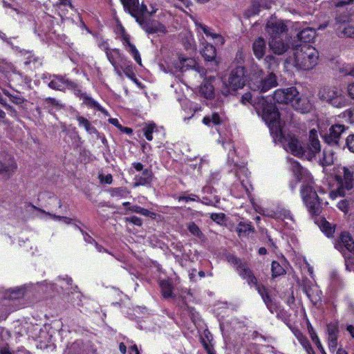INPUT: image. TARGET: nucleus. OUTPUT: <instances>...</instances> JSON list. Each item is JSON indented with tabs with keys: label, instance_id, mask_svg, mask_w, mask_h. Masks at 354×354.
<instances>
[{
	"label": "nucleus",
	"instance_id": "obj_49",
	"mask_svg": "<svg viewBox=\"0 0 354 354\" xmlns=\"http://www.w3.org/2000/svg\"><path fill=\"white\" fill-rule=\"evenodd\" d=\"M328 344L329 349L334 352L337 346V337H328Z\"/></svg>",
	"mask_w": 354,
	"mask_h": 354
},
{
	"label": "nucleus",
	"instance_id": "obj_58",
	"mask_svg": "<svg viewBox=\"0 0 354 354\" xmlns=\"http://www.w3.org/2000/svg\"><path fill=\"white\" fill-rule=\"evenodd\" d=\"M77 121L80 126L83 127L86 131H88V122L86 119L82 117H78Z\"/></svg>",
	"mask_w": 354,
	"mask_h": 354
},
{
	"label": "nucleus",
	"instance_id": "obj_54",
	"mask_svg": "<svg viewBox=\"0 0 354 354\" xmlns=\"http://www.w3.org/2000/svg\"><path fill=\"white\" fill-rule=\"evenodd\" d=\"M346 145L348 149L354 153V135H350L346 139Z\"/></svg>",
	"mask_w": 354,
	"mask_h": 354
},
{
	"label": "nucleus",
	"instance_id": "obj_5",
	"mask_svg": "<svg viewBox=\"0 0 354 354\" xmlns=\"http://www.w3.org/2000/svg\"><path fill=\"white\" fill-rule=\"evenodd\" d=\"M219 142H221V140H219ZM221 142L225 148H228L229 149L227 154V162L229 164H234L235 175L237 179L239 180V186L240 187L241 193L238 194L236 192L235 189H233V195L235 197L239 198L243 196L244 194H246L248 196H250L251 185L248 180L249 172L248 169L245 167L244 162L239 164L238 159L235 158L236 156L234 145L230 141L227 142L222 140Z\"/></svg>",
	"mask_w": 354,
	"mask_h": 354
},
{
	"label": "nucleus",
	"instance_id": "obj_18",
	"mask_svg": "<svg viewBox=\"0 0 354 354\" xmlns=\"http://www.w3.org/2000/svg\"><path fill=\"white\" fill-rule=\"evenodd\" d=\"M116 33L118 36L122 41L123 44L127 50L132 55L135 61L140 65H141L142 60L140 53L136 47L130 42V37L126 32L124 28L121 25H119L116 28Z\"/></svg>",
	"mask_w": 354,
	"mask_h": 354
},
{
	"label": "nucleus",
	"instance_id": "obj_11",
	"mask_svg": "<svg viewBox=\"0 0 354 354\" xmlns=\"http://www.w3.org/2000/svg\"><path fill=\"white\" fill-rule=\"evenodd\" d=\"M354 169L339 166L335 171V177L339 183V187L335 194V196H344L345 190H350L354 185Z\"/></svg>",
	"mask_w": 354,
	"mask_h": 354
},
{
	"label": "nucleus",
	"instance_id": "obj_56",
	"mask_svg": "<svg viewBox=\"0 0 354 354\" xmlns=\"http://www.w3.org/2000/svg\"><path fill=\"white\" fill-rule=\"evenodd\" d=\"M198 199V196L195 194H191L190 196H180L178 200L179 201H185V202H188V201H197Z\"/></svg>",
	"mask_w": 354,
	"mask_h": 354
},
{
	"label": "nucleus",
	"instance_id": "obj_52",
	"mask_svg": "<svg viewBox=\"0 0 354 354\" xmlns=\"http://www.w3.org/2000/svg\"><path fill=\"white\" fill-rule=\"evenodd\" d=\"M337 207L343 212L346 213L348 211V202L346 200H341L337 203Z\"/></svg>",
	"mask_w": 354,
	"mask_h": 354
},
{
	"label": "nucleus",
	"instance_id": "obj_62",
	"mask_svg": "<svg viewBox=\"0 0 354 354\" xmlns=\"http://www.w3.org/2000/svg\"><path fill=\"white\" fill-rule=\"evenodd\" d=\"M109 122L116 127L118 129H122V125L120 124L117 118H109Z\"/></svg>",
	"mask_w": 354,
	"mask_h": 354
},
{
	"label": "nucleus",
	"instance_id": "obj_30",
	"mask_svg": "<svg viewBox=\"0 0 354 354\" xmlns=\"http://www.w3.org/2000/svg\"><path fill=\"white\" fill-rule=\"evenodd\" d=\"M41 212L53 220L63 221V222L66 224H73L74 225L75 229L78 230L82 233V234L84 236V241L86 242L87 241V238H86L87 234L84 231V230L82 228V227L80 225L77 224L76 223H74L73 219L66 217V216H56L55 214H52L49 212H46L45 211H41Z\"/></svg>",
	"mask_w": 354,
	"mask_h": 354
},
{
	"label": "nucleus",
	"instance_id": "obj_6",
	"mask_svg": "<svg viewBox=\"0 0 354 354\" xmlns=\"http://www.w3.org/2000/svg\"><path fill=\"white\" fill-rule=\"evenodd\" d=\"M43 83L54 90L62 91L66 88L74 90V93L82 100V103L88 104V96L86 92H83L80 86L69 81L63 76L44 73L41 75Z\"/></svg>",
	"mask_w": 354,
	"mask_h": 354
},
{
	"label": "nucleus",
	"instance_id": "obj_47",
	"mask_svg": "<svg viewBox=\"0 0 354 354\" xmlns=\"http://www.w3.org/2000/svg\"><path fill=\"white\" fill-rule=\"evenodd\" d=\"M128 209L129 211H131L132 212L138 213V214H140L144 216H149L150 214V212L149 210L144 209L138 205L130 206V207H129Z\"/></svg>",
	"mask_w": 354,
	"mask_h": 354
},
{
	"label": "nucleus",
	"instance_id": "obj_3",
	"mask_svg": "<svg viewBox=\"0 0 354 354\" xmlns=\"http://www.w3.org/2000/svg\"><path fill=\"white\" fill-rule=\"evenodd\" d=\"M273 99L279 104H289L297 111L308 113L314 109V104L306 95H300L298 90L291 86L277 89Z\"/></svg>",
	"mask_w": 354,
	"mask_h": 354
},
{
	"label": "nucleus",
	"instance_id": "obj_21",
	"mask_svg": "<svg viewBox=\"0 0 354 354\" xmlns=\"http://www.w3.org/2000/svg\"><path fill=\"white\" fill-rule=\"evenodd\" d=\"M226 116L221 106L215 107L212 112L205 115L203 119V123L207 126H217L225 122Z\"/></svg>",
	"mask_w": 354,
	"mask_h": 354
},
{
	"label": "nucleus",
	"instance_id": "obj_23",
	"mask_svg": "<svg viewBox=\"0 0 354 354\" xmlns=\"http://www.w3.org/2000/svg\"><path fill=\"white\" fill-rule=\"evenodd\" d=\"M169 71L171 73H174L177 70L180 71H186L189 68H194L195 71H198L200 73V75L202 76L204 74L203 70L201 68L198 64L196 62V61L191 58H185L180 59L179 60V63L176 64L174 66L175 70L171 67L169 66Z\"/></svg>",
	"mask_w": 354,
	"mask_h": 354
},
{
	"label": "nucleus",
	"instance_id": "obj_50",
	"mask_svg": "<svg viewBox=\"0 0 354 354\" xmlns=\"http://www.w3.org/2000/svg\"><path fill=\"white\" fill-rule=\"evenodd\" d=\"M259 12V6L257 4H253L251 6V8L247 10V12H245V15L247 16V17H250L252 16L257 15Z\"/></svg>",
	"mask_w": 354,
	"mask_h": 354
},
{
	"label": "nucleus",
	"instance_id": "obj_20",
	"mask_svg": "<svg viewBox=\"0 0 354 354\" xmlns=\"http://www.w3.org/2000/svg\"><path fill=\"white\" fill-rule=\"evenodd\" d=\"M41 286L44 287V291L50 295L54 291L59 292L57 287L64 291H69L73 288L72 279L67 276L57 279L56 283H51L45 281L41 283Z\"/></svg>",
	"mask_w": 354,
	"mask_h": 354
},
{
	"label": "nucleus",
	"instance_id": "obj_45",
	"mask_svg": "<svg viewBox=\"0 0 354 354\" xmlns=\"http://www.w3.org/2000/svg\"><path fill=\"white\" fill-rule=\"evenodd\" d=\"M187 229L189 232L193 235L198 238H201L203 236V233L194 223H189L187 224Z\"/></svg>",
	"mask_w": 354,
	"mask_h": 354
},
{
	"label": "nucleus",
	"instance_id": "obj_55",
	"mask_svg": "<svg viewBox=\"0 0 354 354\" xmlns=\"http://www.w3.org/2000/svg\"><path fill=\"white\" fill-rule=\"evenodd\" d=\"M10 100L13 103H15L16 104H22L24 102V98L21 95H19L18 94H17V95H12L11 94V95L10 97Z\"/></svg>",
	"mask_w": 354,
	"mask_h": 354
},
{
	"label": "nucleus",
	"instance_id": "obj_24",
	"mask_svg": "<svg viewBox=\"0 0 354 354\" xmlns=\"http://www.w3.org/2000/svg\"><path fill=\"white\" fill-rule=\"evenodd\" d=\"M346 130L342 124H334L329 129L328 133L324 136L325 141L329 145H337L341 134Z\"/></svg>",
	"mask_w": 354,
	"mask_h": 354
},
{
	"label": "nucleus",
	"instance_id": "obj_37",
	"mask_svg": "<svg viewBox=\"0 0 354 354\" xmlns=\"http://www.w3.org/2000/svg\"><path fill=\"white\" fill-rule=\"evenodd\" d=\"M90 109H93V111L97 112V115L100 117L106 118L109 116L108 111L101 106L98 102L95 101L94 100L90 97Z\"/></svg>",
	"mask_w": 354,
	"mask_h": 354
},
{
	"label": "nucleus",
	"instance_id": "obj_59",
	"mask_svg": "<svg viewBox=\"0 0 354 354\" xmlns=\"http://www.w3.org/2000/svg\"><path fill=\"white\" fill-rule=\"evenodd\" d=\"M126 220L129 222L133 223L136 225L140 226L142 225V220L137 216H131L130 218H127Z\"/></svg>",
	"mask_w": 354,
	"mask_h": 354
},
{
	"label": "nucleus",
	"instance_id": "obj_44",
	"mask_svg": "<svg viewBox=\"0 0 354 354\" xmlns=\"http://www.w3.org/2000/svg\"><path fill=\"white\" fill-rule=\"evenodd\" d=\"M272 272L273 277L280 276L286 272L285 269L277 261L272 263Z\"/></svg>",
	"mask_w": 354,
	"mask_h": 354
},
{
	"label": "nucleus",
	"instance_id": "obj_41",
	"mask_svg": "<svg viewBox=\"0 0 354 354\" xmlns=\"http://www.w3.org/2000/svg\"><path fill=\"white\" fill-rule=\"evenodd\" d=\"M254 230L253 227L249 223L241 222L238 225L237 232L240 236L247 235Z\"/></svg>",
	"mask_w": 354,
	"mask_h": 354
},
{
	"label": "nucleus",
	"instance_id": "obj_17",
	"mask_svg": "<svg viewBox=\"0 0 354 354\" xmlns=\"http://www.w3.org/2000/svg\"><path fill=\"white\" fill-rule=\"evenodd\" d=\"M335 247L344 254L346 263H348L351 254L346 256L345 250L354 255V241L350 234L347 232H342L339 239L335 243Z\"/></svg>",
	"mask_w": 354,
	"mask_h": 354
},
{
	"label": "nucleus",
	"instance_id": "obj_2",
	"mask_svg": "<svg viewBox=\"0 0 354 354\" xmlns=\"http://www.w3.org/2000/svg\"><path fill=\"white\" fill-rule=\"evenodd\" d=\"M287 161L294 176L299 181H301L304 183L301 189V195L308 211L312 214H319V201L317 192L313 186V181L310 173L308 170L301 167L297 161L289 158H288Z\"/></svg>",
	"mask_w": 354,
	"mask_h": 354
},
{
	"label": "nucleus",
	"instance_id": "obj_28",
	"mask_svg": "<svg viewBox=\"0 0 354 354\" xmlns=\"http://www.w3.org/2000/svg\"><path fill=\"white\" fill-rule=\"evenodd\" d=\"M252 50L257 59L263 57L266 50V44L265 39L262 37H259L254 40L252 44Z\"/></svg>",
	"mask_w": 354,
	"mask_h": 354
},
{
	"label": "nucleus",
	"instance_id": "obj_15",
	"mask_svg": "<svg viewBox=\"0 0 354 354\" xmlns=\"http://www.w3.org/2000/svg\"><path fill=\"white\" fill-rule=\"evenodd\" d=\"M277 81L276 75L270 73L268 75L259 80H252L249 83L250 88L254 91L266 92L270 88L277 86Z\"/></svg>",
	"mask_w": 354,
	"mask_h": 354
},
{
	"label": "nucleus",
	"instance_id": "obj_48",
	"mask_svg": "<svg viewBox=\"0 0 354 354\" xmlns=\"http://www.w3.org/2000/svg\"><path fill=\"white\" fill-rule=\"evenodd\" d=\"M121 72L122 74L124 73L129 78H132L134 75L132 67L131 66H126V62L122 64Z\"/></svg>",
	"mask_w": 354,
	"mask_h": 354
},
{
	"label": "nucleus",
	"instance_id": "obj_9",
	"mask_svg": "<svg viewBox=\"0 0 354 354\" xmlns=\"http://www.w3.org/2000/svg\"><path fill=\"white\" fill-rule=\"evenodd\" d=\"M246 82L245 69L239 66L232 69L227 77L223 79L222 93L227 95L232 92L242 88Z\"/></svg>",
	"mask_w": 354,
	"mask_h": 354
},
{
	"label": "nucleus",
	"instance_id": "obj_26",
	"mask_svg": "<svg viewBox=\"0 0 354 354\" xmlns=\"http://www.w3.org/2000/svg\"><path fill=\"white\" fill-rule=\"evenodd\" d=\"M16 169L17 164L11 156H9L6 162H0V174L6 178H9Z\"/></svg>",
	"mask_w": 354,
	"mask_h": 354
},
{
	"label": "nucleus",
	"instance_id": "obj_31",
	"mask_svg": "<svg viewBox=\"0 0 354 354\" xmlns=\"http://www.w3.org/2000/svg\"><path fill=\"white\" fill-rule=\"evenodd\" d=\"M201 44L203 46L201 50V54L206 61H213L216 57V49L215 47L209 44H206L202 41Z\"/></svg>",
	"mask_w": 354,
	"mask_h": 354
},
{
	"label": "nucleus",
	"instance_id": "obj_64",
	"mask_svg": "<svg viewBox=\"0 0 354 354\" xmlns=\"http://www.w3.org/2000/svg\"><path fill=\"white\" fill-rule=\"evenodd\" d=\"M129 354H139L136 345H131L129 346Z\"/></svg>",
	"mask_w": 354,
	"mask_h": 354
},
{
	"label": "nucleus",
	"instance_id": "obj_27",
	"mask_svg": "<svg viewBox=\"0 0 354 354\" xmlns=\"http://www.w3.org/2000/svg\"><path fill=\"white\" fill-rule=\"evenodd\" d=\"M214 77L210 76L208 80H205L200 86V93L206 99H211L214 95V88L212 85Z\"/></svg>",
	"mask_w": 354,
	"mask_h": 354
},
{
	"label": "nucleus",
	"instance_id": "obj_22",
	"mask_svg": "<svg viewBox=\"0 0 354 354\" xmlns=\"http://www.w3.org/2000/svg\"><path fill=\"white\" fill-rule=\"evenodd\" d=\"M140 27L147 33H165L166 28L164 25L157 21L147 20L145 15L136 21Z\"/></svg>",
	"mask_w": 354,
	"mask_h": 354
},
{
	"label": "nucleus",
	"instance_id": "obj_35",
	"mask_svg": "<svg viewBox=\"0 0 354 354\" xmlns=\"http://www.w3.org/2000/svg\"><path fill=\"white\" fill-rule=\"evenodd\" d=\"M162 295L165 298L171 297L173 296V287L169 280H162L160 281Z\"/></svg>",
	"mask_w": 354,
	"mask_h": 354
},
{
	"label": "nucleus",
	"instance_id": "obj_43",
	"mask_svg": "<svg viewBox=\"0 0 354 354\" xmlns=\"http://www.w3.org/2000/svg\"><path fill=\"white\" fill-rule=\"evenodd\" d=\"M339 328L337 322H331L327 325V335L329 337H338Z\"/></svg>",
	"mask_w": 354,
	"mask_h": 354
},
{
	"label": "nucleus",
	"instance_id": "obj_8",
	"mask_svg": "<svg viewBox=\"0 0 354 354\" xmlns=\"http://www.w3.org/2000/svg\"><path fill=\"white\" fill-rule=\"evenodd\" d=\"M228 261L236 266V270L239 272V275L242 278L247 279L250 285H254L256 286L258 292L261 296L266 305L270 310L272 312V301L268 295L267 290L263 286L257 285V279L252 274V272L248 268L247 266L245 263H241L238 258L234 256L229 257Z\"/></svg>",
	"mask_w": 354,
	"mask_h": 354
},
{
	"label": "nucleus",
	"instance_id": "obj_19",
	"mask_svg": "<svg viewBox=\"0 0 354 354\" xmlns=\"http://www.w3.org/2000/svg\"><path fill=\"white\" fill-rule=\"evenodd\" d=\"M102 47L105 50L106 57L114 67L116 73L122 77L121 68L122 64L126 62L124 57L118 49H108L105 44H102Z\"/></svg>",
	"mask_w": 354,
	"mask_h": 354
},
{
	"label": "nucleus",
	"instance_id": "obj_38",
	"mask_svg": "<svg viewBox=\"0 0 354 354\" xmlns=\"http://www.w3.org/2000/svg\"><path fill=\"white\" fill-rule=\"evenodd\" d=\"M335 160L334 153L330 149H326L323 152V158L320 162L323 166L333 164Z\"/></svg>",
	"mask_w": 354,
	"mask_h": 354
},
{
	"label": "nucleus",
	"instance_id": "obj_25",
	"mask_svg": "<svg viewBox=\"0 0 354 354\" xmlns=\"http://www.w3.org/2000/svg\"><path fill=\"white\" fill-rule=\"evenodd\" d=\"M6 66L12 71L6 72V76L10 82L21 85L23 83L28 84L30 82L27 76L23 75L21 73L17 71L16 69L12 68L10 64H6Z\"/></svg>",
	"mask_w": 354,
	"mask_h": 354
},
{
	"label": "nucleus",
	"instance_id": "obj_29",
	"mask_svg": "<svg viewBox=\"0 0 354 354\" xmlns=\"http://www.w3.org/2000/svg\"><path fill=\"white\" fill-rule=\"evenodd\" d=\"M304 290L312 302L317 303L320 300L321 291L316 285L312 284L310 286L306 283L304 286Z\"/></svg>",
	"mask_w": 354,
	"mask_h": 354
},
{
	"label": "nucleus",
	"instance_id": "obj_60",
	"mask_svg": "<svg viewBox=\"0 0 354 354\" xmlns=\"http://www.w3.org/2000/svg\"><path fill=\"white\" fill-rule=\"evenodd\" d=\"M347 92L348 95L354 100V82L351 83L348 85Z\"/></svg>",
	"mask_w": 354,
	"mask_h": 354
},
{
	"label": "nucleus",
	"instance_id": "obj_4",
	"mask_svg": "<svg viewBox=\"0 0 354 354\" xmlns=\"http://www.w3.org/2000/svg\"><path fill=\"white\" fill-rule=\"evenodd\" d=\"M287 30L286 25L281 20L271 18L266 24V31L268 35V46L276 55H282L289 48L288 41L283 38Z\"/></svg>",
	"mask_w": 354,
	"mask_h": 354
},
{
	"label": "nucleus",
	"instance_id": "obj_14",
	"mask_svg": "<svg viewBox=\"0 0 354 354\" xmlns=\"http://www.w3.org/2000/svg\"><path fill=\"white\" fill-rule=\"evenodd\" d=\"M120 1L123 5L124 10L134 17L136 21L146 13L153 15L156 11L153 8H152L151 11H149L146 5L139 3V0H120Z\"/></svg>",
	"mask_w": 354,
	"mask_h": 354
},
{
	"label": "nucleus",
	"instance_id": "obj_63",
	"mask_svg": "<svg viewBox=\"0 0 354 354\" xmlns=\"http://www.w3.org/2000/svg\"><path fill=\"white\" fill-rule=\"evenodd\" d=\"M60 6H68L71 9H73V6L71 3V0H59Z\"/></svg>",
	"mask_w": 354,
	"mask_h": 354
},
{
	"label": "nucleus",
	"instance_id": "obj_36",
	"mask_svg": "<svg viewBox=\"0 0 354 354\" xmlns=\"http://www.w3.org/2000/svg\"><path fill=\"white\" fill-rule=\"evenodd\" d=\"M84 345L81 340H77L68 346L64 354H80L83 351Z\"/></svg>",
	"mask_w": 354,
	"mask_h": 354
},
{
	"label": "nucleus",
	"instance_id": "obj_16",
	"mask_svg": "<svg viewBox=\"0 0 354 354\" xmlns=\"http://www.w3.org/2000/svg\"><path fill=\"white\" fill-rule=\"evenodd\" d=\"M192 19L198 35H201L202 33L205 34L206 37L212 39L216 46H222L225 43V39L221 34L215 32L211 28L203 24L197 19L193 17Z\"/></svg>",
	"mask_w": 354,
	"mask_h": 354
},
{
	"label": "nucleus",
	"instance_id": "obj_40",
	"mask_svg": "<svg viewBox=\"0 0 354 354\" xmlns=\"http://www.w3.org/2000/svg\"><path fill=\"white\" fill-rule=\"evenodd\" d=\"M109 192L112 197L116 198H125L129 194V192L123 187L111 188Z\"/></svg>",
	"mask_w": 354,
	"mask_h": 354
},
{
	"label": "nucleus",
	"instance_id": "obj_42",
	"mask_svg": "<svg viewBox=\"0 0 354 354\" xmlns=\"http://www.w3.org/2000/svg\"><path fill=\"white\" fill-rule=\"evenodd\" d=\"M156 128V127L153 123H149L143 128V133L147 140H152V133L155 131Z\"/></svg>",
	"mask_w": 354,
	"mask_h": 354
},
{
	"label": "nucleus",
	"instance_id": "obj_39",
	"mask_svg": "<svg viewBox=\"0 0 354 354\" xmlns=\"http://www.w3.org/2000/svg\"><path fill=\"white\" fill-rule=\"evenodd\" d=\"M321 230L327 236H330L335 232V227L326 220H322L319 223Z\"/></svg>",
	"mask_w": 354,
	"mask_h": 354
},
{
	"label": "nucleus",
	"instance_id": "obj_61",
	"mask_svg": "<svg viewBox=\"0 0 354 354\" xmlns=\"http://www.w3.org/2000/svg\"><path fill=\"white\" fill-rule=\"evenodd\" d=\"M310 337L315 345L319 344L320 346L321 342L315 332H310Z\"/></svg>",
	"mask_w": 354,
	"mask_h": 354
},
{
	"label": "nucleus",
	"instance_id": "obj_32",
	"mask_svg": "<svg viewBox=\"0 0 354 354\" xmlns=\"http://www.w3.org/2000/svg\"><path fill=\"white\" fill-rule=\"evenodd\" d=\"M315 35L316 31L314 28H306L299 32L297 37L300 41L304 43H308L315 39Z\"/></svg>",
	"mask_w": 354,
	"mask_h": 354
},
{
	"label": "nucleus",
	"instance_id": "obj_53",
	"mask_svg": "<svg viewBox=\"0 0 354 354\" xmlns=\"http://www.w3.org/2000/svg\"><path fill=\"white\" fill-rule=\"evenodd\" d=\"M38 31V36L41 40L48 41V40L51 39L50 32H47L43 30H39Z\"/></svg>",
	"mask_w": 354,
	"mask_h": 354
},
{
	"label": "nucleus",
	"instance_id": "obj_46",
	"mask_svg": "<svg viewBox=\"0 0 354 354\" xmlns=\"http://www.w3.org/2000/svg\"><path fill=\"white\" fill-rule=\"evenodd\" d=\"M90 135H91L93 139L96 138L99 140L103 145L106 146L107 140L103 134L99 133L95 129L90 128Z\"/></svg>",
	"mask_w": 354,
	"mask_h": 354
},
{
	"label": "nucleus",
	"instance_id": "obj_12",
	"mask_svg": "<svg viewBox=\"0 0 354 354\" xmlns=\"http://www.w3.org/2000/svg\"><path fill=\"white\" fill-rule=\"evenodd\" d=\"M250 201L254 209L260 214L265 215L268 217L274 218L279 221H282L288 228H292L294 224L293 218L290 212L283 208L277 207L275 210L264 209L257 205L254 202V199L251 198Z\"/></svg>",
	"mask_w": 354,
	"mask_h": 354
},
{
	"label": "nucleus",
	"instance_id": "obj_57",
	"mask_svg": "<svg viewBox=\"0 0 354 354\" xmlns=\"http://www.w3.org/2000/svg\"><path fill=\"white\" fill-rule=\"evenodd\" d=\"M297 338L299 340L300 343L302 344V346L308 351V348H310V345L308 340L306 338H304L301 333H299Z\"/></svg>",
	"mask_w": 354,
	"mask_h": 354
},
{
	"label": "nucleus",
	"instance_id": "obj_10",
	"mask_svg": "<svg viewBox=\"0 0 354 354\" xmlns=\"http://www.w3.org/2000/svg\"><path fill=\"white\" fill-rule=\"evenodd\" d=\"M318 95L322 100L336 108H343L348 104L342 89L338 86H324L319 90Z\"/></svg>",
	"mask_w": 354,
	"mask_h": 354
},
{
	"label": "nucleus",
	"instance_id": "obj_1",
	"mask_svg": "<svg viewBox=\"0 0 354 354\" xmlns=\"http://www.w3.org/2000/svg\"><path fill=\"white\" fill-rule=\"evenodd\" d=\"M241 102L245 104L250 103L257 114L261 117L270 129V133L275 142L282 144L284 149L292 155L312 160L317 153L320 152V144L317 130L311 129L309 133L310 145L304 149L298 140L292 135H285L283 131V122L274 104L270 97H254L251 93H245L241 97Z\"/></svg>",
	"mask_w": 354,
	"mask_h": 354
},
{
	"label": "nucleus",
	"instance_id": "obj_13",
	"mask_svg": "<svg viewBox=\"0 0 354 354\" xmlns=\"http://www.w3.org/2000/svg\"><path fill=\"white\" fill-rule=\"evenodd\" d=\"M26 289L27 286L25 285L9 289L5 292L3 305L6 307V311H14L20 308L18 300L24 296Z\"/></svg>",
	"mask_w": 354,
	"mask_h": 354
},
{
	"label": "nucleus",
	"instance_id": "obj_51",
	"mask_svg": "<svg viewBox=\"0 0 354 354\" xmlns=\"http://www.w3.org/2000/svg\"><path fill=\"white\" fill-rule=\"evenodd\" d=\"M99 179L101 183L111 184L113 181L111 174L104 176L102 174H99Z\"/></svg>",
	"mask_w": 354,
	"mask_h": 354
},
{
	"label": "nucleus",
	"instance_id": "obj_33",
	"mask_svg": "<svg viewBox=\"0 0 354 354\" xmlns=\"http://www.w3.org/2000/svg\"><path fill=\"white\" fill-rule=\"evenodd\" d=\"M135 180V187L148 185L151 181V172L148 169H145L142 172V176H136Z\"/></svg>",
	"mask_w": 354,
	"mask_h": 354
},
{
	"label": "nucleus",
	"instance_id": "obj_34",
	"mask_svg": "<svg viewBox=\"0 0 354 354\" xmlns=\"http://www.w3.org/2000/svg\"><path fill=\"white\" fill-rule=\"evenodd\" d=\"M337 32L341 36L354 37V26L349 24H342L337 28Z\"/></svg>",
	"mask_w": 354,
	"mask_h": 354
},
{
	"label": "nucleus",
	"instance_id": "obj_7",
	"mask_svg": "<svg viewBox=\"0 0 354 354\" xmlns=\"http://www.w3.org/2000/svg\"><path fill=\"white\" fill-rule=\"evenodd\" d=\"M318 58V51L314 47L302 44L295 49L294 65L298 69L310 70L317 64Z\"/></svg>",
	"mask_w": 354,
	"mask_h": 354
}]
</instances>
